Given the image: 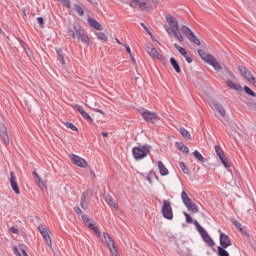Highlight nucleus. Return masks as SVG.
I'll return each mask as SVG.
<instances>
[{
    "instance_id": "nucleus-29",
    "label": "nucleus",
    "mask_w": 256,
    "mask_h": 256,
    "mask_svg": "<svg viewBox=\"0 0 256 256\" xmlns=\"http://www.w3.org/2000/svg\"><path fill=\"white\" fill-rule=\"evenodd\" d=\"M153 179H156L157 181H159V177L157 176V173H155V171L151 170V171L148 173L147 181H148L149 183H153Z\"/></svg>"
},
{
    "instance_id": "nucleus-58",
    "label": "nucleus",
    "mask_w": 256,
    "mask_h": 256,
    "mask_svg": "<svg viewBox=\"0 0 256 256\" xmlns=\"http://www.w3.org/2000/svg\"><path fill=\"white\" fill-rule=\"evenodd\" d=\"M101 135L102 137H109V132H102Z\"/></svg>"
},
{
    "instance_id": "nucleus-54",
    "label": "nucleus",
    "mask_w": 256,
    "mask_h": 256,
    "mask_svg": "<svg viewBox=\"0 0 256 256\" xmlns=\"http://www.w3.org/2000/svg\"><path fill=\"white\" fill-rule=\"evenodd\" d=\"M187 63H193V58L191 56H187L186 58Z\"/></svg>"
},
{
    "instance_id": "nucleus-24",
    "label": "nucleus",
    "mask_w": 256,
    "mask_h": 256,
    "mask_svg": "<svg viewBox=\"0 0 256 256\" xmlns=\"http://www.w3.org/2000/svg\"><path fill=\"white\" fill-rule=\"evenodd\" d=\"M88 23L91 27L96 29V31H103V26H101V24L97 20L89 18Z\"/></svg>"
},
{
    "instance_id": "nucleus-23",
    "label": "nucleus",
    "mask_w": 256,
    "mask_h": 256,
    "mask_svg": "<svg viewBox=\"0 0 256 256\" xmlns=\"http://www.w3.org/2000/svg\"><path fill=\"white\" fill-rule=\"evenodd\" d=\"M232 223L234 225V227H236V229H238L240 231V233H242V235H246V237H249V233H247V231H245V228H243V225L241 224V222L232 219Z\"/></svg>"
},
{
    "instance_id": "nucleus-42",
    "label": "nucleus",
    "mask_w": 256,
    "mask_h": 256,
    "mask_svg": "<svg viewBox=\"0 0 256 256\" xmlns=\"http://www.w3.org/2000/svg\"><path fill=\"white\" fill-rule=\"evenodd\" d=\"M179 167H180V169H182V171H183V173H185V175H189V168L187 166H185L184 162H180Z\"/></svg>"
},
{
    "instance_id": "nucleus-3",
    "label": "nucleus",
    "mask_w": 256,
    "mask_h": 256,
    "mask_svg": "<svg viewBox=\"0 0 256 256\" xmlns=\"http://www.w3.org/2000/svg\"><path fill=\"white\" fill-rule=\"evenodd\" d=\"M67 33L69 37H72V39H75V34L77 35L78 39L81 40V43L84 45H89L91 43V39H89V36L85 33V30L79 25L78 23H73L72 28L69 26L67 28Z\"/></svg>"
},
{
    "instance_id": "nucleus-52",
    "label": "nucleus",
    "mask_w": 256,
    "mask_h": 256,
    "mask_svg": "<svg viewBox=\"0 0 256 256\" xmlns=\"http://www.w3.org/2000/svg\"><path fill=\"white\" fill-rule=\"evenodd\" d=\"M141 27H143V29L151 35V31H149V28L145 25V23H141Z\"/></svg>"
},
{
    "instance_id": "nucleus-38",
    "label": "nucleus",
    "mask_w": 256,
    "mask_h": 256,
    "mask_svg": "<svg viewBox=\"0 0 256 256\" xmlns=\"http://www.w3.org/2000/svg\"><path fill=\"white\" fill-rule=\"evenodd\" d=\"M193 155H194L195 158H197L198 161H200V163H205V158L203 157V155L200 152L195 150L193 152Z\"/></svg>"
},
{
    "instance_id": "nucleus-17",
    "label": "nucleus",
    "mask_w": 256,
    "mask_h": 256,
    "mask_svg": "<svg viewBox=\"0 0 256 256\" xmlns=\"http://www.w3.org/2000/svg\"><path fill=\"white\" fill-rule=\"evenodd\" d=\"M82 220L84 221V223L88 224L89 229L94 231V233L97 235V237L101 238V231H99V228L97 226H95L94 223L89 222L90 220H89V217H87V215L83 214Z\"/></svg>"
},
{
    "instance_id": "nucleus-31",
    "label": "nucleus",
    "mask_w": 256,
    "mask_h": 256,
    "mask_svg": "<svg viewBox=\"0 0 256 256\" xmlns=\"http://www.w3.org/2000/svg\"><path fill=\"white\" fill-rule=\"evenodd\" d=\"M180 133L186 141H191V133H189V131H187V129L180 128Z\"/></svg>"
},
{
    "instance_id": "nucleus-25",
    "label": "nucleus",
    "mask_w": 256,
    "mask_h": 256,
    "mask_svg": "<svg viewBox=\"0 0 256 256\" xmlns=\"http://www.w3.org/2000/svg\"><path fill=\"white\" fill-rule=\"evenodd\" d=\"M104 199L110 207H113V209H116V210L119 209V205H117V203L113 202V197L111 195H109V194L104 195Z\"/></svg>"
},
{
    "instance_id": "nucleus-11",
    "label": "nucleus",
    "mask_w": 256,
    "mask_h": 256,
    "mask_svg": "<svg viewBox=\"0 0 256 256\" xmlns=\"http://www.w3.org/2000/svg\"><path fill=\"white\" fill-rule=\"evenodd\" d=\"M144 121H147L148 123H156V121H159V116L155 112H151L149 110H145L141 113Z\"/></svg>"
},
{
    "instance_id": "nucleus-57",
    "label": "nucleus",
    "mask_w": 256,
    "mask_h": 256,
    "mask_svg": "<svg viewBox=\"0 0 256 256\" xmlns=\"http://www.w3.org/2000/svg\"><path fill=\"white\" fill-rule=\"evenodd\" d=\"M14 253H15L17 256H21V253L19 252V249L16 248V246H14Z\"/></svg>"
},
{
    "instance_id": "nucleus-49",
    "label": "nucleus",
    "mask_w": 256,
    "mask_h": 256,
    "mask_svg": "<svg viewBox=\"0 0 256 256\" xmlns=\"http://www.w3.org/2000/svg\"><path fill=\"white\" fill-rule=\"evenodd\" d=\"M88 3H90L91 5L97 6L99 5V0H87Z\"/></svg>"
},
{
    "instance_id": "nucleus-21",
    "label": "nucleus",
    "mask_w": 256,
    "mask_h": 256,
    "mask_svg": "<svg viewBox=\"0 0 256 256\" xmlns=\"http://www.w3.org/2000/svg\"><path fill=\"white\" fill-rule=\"evenodd\" d=\"M32 174L35 177V182L38 185V187H40L42 191H45V189H47V186L45 185V182L41 180V177L39 176V174L36 171H34Z\"/></svg>"
},
{
    "instance_id": "nucleus-2",
    "label": "nucleus",
    "mask_w": 256,
    "mask_h": 256,
    "mask_svg": "<svg viewBox=\"0 0 256 256\" xmlns=\"http://www.w3.org/2000/svg\"><path fill=\"white\" fill-rule=\"evenodd\" d=\"M166 23H168L169 25L165 26V30L168 33V35H171V33H173L174 37L178 39L179 43H183L185 39L183 38V35L179 31V21H177V18L173 17L172 15H167Z\"/></svg>"
},
{
    "instance_id": "nucleus-27",
    "label": "nucleus",
    "mask_w": 256,
    "mask_h": 256,
    "mask_svg": "<svg viewBox=\"0 0 256 256\" xmlns=\"http://www.w3.org/2000/svg\"><path fill=\"white\" fill-rule=\"evenodd\" d=\"M170 64L172 65L176 73H181V66L179 65V62H177L175 58L173 57L170 58Z\"/></svg>"
},
{
    "instance_id": "nucleus-15",
    "label": "nucleus",
    "mask_w": 256,
    "mask_h": 256,
    "mask_svg": "<svg viewBox=\"0 0 256 256\" xmlns=\"http://www.w3.org/2000/svg\"><path fill=\"white\" fill-rule=\"evenodd\" d=\"M103 237L105 239L106 245H108L110 251L113 253H117V247H115V241H113V238H111V235L109 233L104 232Z\"/></svg>"
},
{
    "instance_id": "nucleus-50",
    "label": "nucleus",
    "mask_w": 256,
    "mask_h": 256,
    "mask_svg": "<svg viewBox=\"0 0 256 256\" xmlns=\"http://www.w3.org/2000/svg\"><path fill=\"white\" fill-rule=\"evenodd\" d=\"M20 45H21V47H23L24 51L29 48V46L27 45V43H25L24 41H20Z\"/></svg>"
},
{
    "instance_id": "nucleus-13",
    "label": "nucleus",
    "mask_w": 256,
    "mask_h": 256,
    "mask_svg": "<svg viewBox=\"0 0 256 256\" xmlns=\"http://www.w3.org/2000/svg\"><path fill=\"white\" fill-rule=\"evenodd\" d=\"M10 186L16 195H21V190L19 189V184L17 183V176L15 172H10Z\"/></svg>"
},
{
    "instance_id": "nucleus-1",
    "label": "nucleus",
    "mask_w": 256,
    "mask_h": 256,
    "mask_svg": "<svg viewBox=\"0 0 256 256\" xmlns=\"http://www.w3.org/2000/svg\"><path fill=\"white\" fill-rule=\"evenodd\" d=\"M198 55L205 63L211 65V67H213V69H215L218 73L220 72V77L226 82L229 89H232L233 91H242L243 88L240 86V84L235 83V81H237L235 74H233L229 68L221 67V64L219 61H217L215 56L205 53L202 49H198Z\"/></svg>"
},
{
    "instance_id": "nucleus-22",
    "label": "nucleus",
    "mask_w": 256,
    "mask_h": 256,
    "mask_svg": "<svg viewBox=\"0 0 256 256\" xmlns=\"http://www.w3.org/2000/svg\"><path fill=\"white\" fill-rule=\"evenodd\" d=\"M130 7H133V9H140V11H144L143 0H131Z\"/></svg>"
},
{
    "instance_id": "nucleus-39",
    "label": "nucleus",
    "mask_w": 256,
    "mask_h": 256,
    "mask_svg": "<svg viewBox=\"0 0 256 256\" xmlns=\"http://www.w3.org/2000/svg\"><path fill=\"white\" fill-rule=\"evenodd\" d=\"M218 256H229V252L225 250L226 248H223V246H218Z\"/></svg>"
},
{
    "instance_id": "nucleus-53",
    "label": "nucleus",
    "mask_w": 256,
    "mask_h": 256,
    "mask_svg": "<svg viewBox=\"0 0 256 256\" xmlns=\"http://www.w3.org/2000/svg\"><path fill=\"white\" fill-rule=\"evenodd\" d=\"M124 47H125V49H126V52H127L130 56L133 55V54L131 53V48L129 47V45L125 44Z\"/></svg>"
},
{
    "instance_id": "nucleus-59",
    "label": "nucleus",
    "mask_w": 256,
    "mask_h": 256,
    "mask_svg": "<svg viewBox=\"0 0 256 256\" xmlns=\"http://www.w3.org/2000/svg\"><path fill=\"white\" fill-rule=\"evenodd\" d=\"M150 36H151L152 41H155L156 43H159V41H157V39H155V37H153V34H151Z\"/></svg>"
},
{
    "instance_id": "nucleus-46",
    "label": "nucleus",
    "mask_w": 256,
    "mask_h": 256,
    "mask_svg": "<svg viewBox=\"0 0 256 256\" xmlns=\"http://www.w3.org/2000/svg\"><path fill=\"white\" fill-rule=\"evenodd\" d=\"M37 22L39 23V25L42 29H43V27H45V19H43V17H38Z\"/></svg>"
},
{
    "instance_id": "nucleus-51",
    "label": "nucleus",
    "mask_w": 256,
    "mask_h": 256,
    "mask_svg": "<svg viewBox=\"0 0 256 256\" xmlns=\"http://www.w3.org/2000/svg\"><path fill=\"white\" fill-rule=\"evenodd\" d=\"M11 233H14L15 235H19V230L15 227L10 228Z\"/></svg>"
},
{
    "instance_id": "nucleus-56",
    "label": "nucleus",
    "mask_w": 256,
    "mask_h": 256,
    "mask_svg": "<svg viewBox=\"0 0 256 256\" xmlns=\"http://www.w3.org/2000/svg\"><path fill=\"white\" fill-rule=\"evenodd\" d=\"M94 111H95L96 113H101V115H105V112H103V110H101V109H96V108H94Z\"/></svg>"
},
{
    "instance_id": "nucleus-33",
    "label": "nucleus",
    "mask_w": 256,
    "mask_h": 256,
    "mask_svg": "<svg viewBox=\"0 0 256 256\" xmlns=\"http://www.w3.org/2000/svg\"><path fill=\"white\" fill-rule=\"evenodd\" d=\"M89 193L87 192H84L82 195H81V201H80V206L82 209H87V206H85V201H87V197H88Z\"/></svg>"
},
{
    "instance_id": "nucleus-40",
    "label": "nucleus",
    "mask_w": 256,
    "mask_h": 256,
    "mask_svg": "<svg viewBox=\"0 0 256 256\" xmlns=\"http://www.w3.org/2000/svg\"><path fill=\"white\" fill-rule=\"evenodd\" d=\"M95 35H96L97 39H99L100 41L108 40L107 35H105V33H103V32H96Z\"/></svg>"
},
{
    "instance_id": "nucleus-28",
    "label": "nucleus",
    "mask_w": 256,
    "mask_h": 256,
    "mask_svg": "<svg viewBox=\"0 0 256 256\" xmlns=\"http://www.w3.org/2000/svg\"><path fill=\"white\" fill-rule=\"evenodd\" d=\"M176 147L179 149V151H182V153H185L186 155L189 153V147L185 146L183 143L176 142Z\"/></svg>"
},
{
    "instance_id": "nucleus-47",
    "label": "nucleus",
    "mask_w": 256,
    "mask_h": 256,
    "mask_svg": "<svg viewBox=\"0 0 256 256\" xmlns=\"http://www.w3.org/2000/svg\"><path fill=\"white\" fill-rule=\"evenodd\" d=\"M24 51H25L27 57H29V59H31V57H33V51H31V49L28 48Z\"/></svg>"
},
{
    "instance_id": "nucleus-16",
    "label": "nucleus",
    "mask_w": 256,
    "mask_h": 256,
    "mask_svg": "<svg viewBox=\"0 0 256 256\" xmlns=\"http://www.w3.org/2000/svg\"><path fill=\"white\" fill-rule=\"evenodd\" d=\"M0 137L4 145H9V133L7 132V127L3 123H0Z\"/></svg>"
},
{
    "instance_id": "nucleus-26",
    "label": "nucleus",
    "mask_w": 256,
    "mask_h": 256,
    "mask_svg": "<svg viewBox=\"0 0 256 256\" xmlns=\"http://www.w3.org/2000/svg\"><path fill=\"white\" fill-rule=\"evenodd\" d=\"M158 169H159L160 175L162 176L169 175V169L165 167V164H163L162 161H158Z\"/></svg>"
},
{
    "instance_id": "nucleus-63",
    "label": "nucleus",
    "mask_w": 256,
    "mask_h": 256,
    "mask_svg": "<svg viewBox=\"0 0 256 256\" xmlns=\"http://www.w3.org/2000/svg\"><path fill=\"white\" fill-rule=\"evenodd\" d=\"M226 169H228V171H231V170H229V168H226Z\"/></svg>"
},
{
    "instance_id": "nucleus-41",
    "label": "nucleus",
    "mask_w": 256,
    "mask_h": 256,
    "mask_svg": "<svg viewBox=\"0 0 256 256\" xmlns=\"http://www.w3.org/2000/svg\"><path fill=\"white\" fill-rule=\"evenodd\" d=\"M244 91L250 97H256V93L253 90H251V88H249V86H244Z\"/></svg>"
},
{
    "instance_id": "nucleus-5",
    "label": "nucleus",
    "mask_w": 256,
    "mask_h": 256,
    "mask_svg": "<svg viewBox=\"0 0 256 256\" xmlns=\"http://www.w3.org/2000/svg\"><path fill=\"white\" fill-rule=\"evenodd\" d=\"M194 225L198 233L201 235L203 241L207 243L209 247H215V241H213V238L209 236V233H207V230L203 228L201 225H199V222H197V220H194Z\"/></svg>"
},
{
    "instance_id": "nucleus-37",
    "label": "nucleus",
    "mask_w": 256,
    "mask_h": 256,
    "mask_svg": "<svg viewBox=\"0 0 256 256\" xmlns=\"http://www.w3.org/2000/svg\"><path fill=\"white\" fill-rule=\"evenodd\" d=\"M215 151L219 159H223V157H225V152L220 146H215Z\"/></svg>"
},
{
    "instance_id": "nucleus-12",
    "label": "nucleus",
    "mask_w": 256,
    "mask_h": 256,
    "mask_svg": "<svg viewBox=\"0 0 256 256\" xmlns=\"http://www.w3.org/2000/svg\"><path fill=\"white\" fill-rule=\"evenodd\" d=\"M70 159L74 165H76L77 167H81L82 169H86V167L88 165L87 160L83 159L81 156L71 154Z\"/></svg>"
},
{
    "instance_id": "nucleus-6",
    "label": "nucleus",
    "mask_w": 256,
    "mask_h": 256,
    "mask_svg": "<svg viewBox=\"0 0 256 256\" xmlns=\"http://www.w3.org/2000/svg\"><path fill=\"white\" fill-rule=\"evenodd\" d=\"M181 197L188 211H191L192 213H199V207L197 206V204L193 203L191 198H189V195H187V192L182 191Z\"/></svg>"
},
{
    "instance_id": "nucleus-60",
    "label": "nucleus",
    "mask_w": 256,
    "mask_h": 256,
    "mask_svg": "<svg viewBox=\"0 0 256 256\" xmlns=\"http://www.w3.org/2000/svg\"><path fill=\"white\" fill-rule=\"evenodd\" d=\"M250 83H252V85H254V87H256V78H254V80H252V82H250Z\"/></svg>"
},
{
    "instance_id": "nucleus-10",
    "label": "nucleus",
    "mask_w": 256,
    "mask_h": 256,
    "mask_svg": "<svg viewBox=\"0 0 256 256\" xmlns=\"http://www.w3.org/2000/svg\"><path fill=\"white\" fill-rule=\"evenodd\" d=\"M146 53L152 57V59H158V61H163V56L157 51V48L153 44H146Z\"/></svg>"
},
{
    "instance_id": "nucleus-14",
    "label": "nucleus",
    "mask_w": 256,
    "mask_h": 256,
    "mask_svg": "<svg viewBox=\"0 0 256 256\" xmlns=\"http://www.w3.org/2000/svg\"><path fill=\"white\" fill-rule=\"evenodd\" d=\"M239 71L241 75L244 77V79H246V81H248L249 83H253V81H255V76L251 74V71H249L247 67L240 66Z\"/></svg>"
},
{
    "instance_id": "nucleus-9",
    "label": "nucleus",
    "mask_w": 256,
    "mask_h": 256,
    "mask_svg": "<svg viewBox=\"0 0 256 256\" xmlns=\"http://www.w3.org/2000/svg\"><path fill=\"white\" fill-rule=\"evenodd\" d=\"M162 215L164 219H168V221H172L173 208L171 207V202L169 200H163Z\"/></svg>"
},
{
    "instance_id": "nucleus-34",
    "label": "nucleus",
    "mask_w": 256,
    "mask_h": 256,
    "mask_svg": "<svg viewBox=\"0 0 256 256\" xmlns=\"http://www.w3.org/2000/svg\"><path fill=\"white\" fill-rule=\"evenodd\" d=\"M74 10L80 17H83V15H85V10H83V7H81V5L79 4H74Z\"/></svg>"
},
{
    "instance_id": "nucleus-35",
    "label": "nucleus",
    "mask_w": 256,
    "mask_h": 256,
    "mask_svg": "<svg viewBox=\"0 0 256 256\" xmlns=\"http://www.w3.org/2000/svg\"><path fill=\"white\" fill-rule=\"evenodd\" d=\"M214 107L218 111V113H220L221 117H225L226 111H225V108H223L222 105L214 103Z\"/></svg>"
},
{
    "instance_id": "nucleus-55",
    "label": "nucleus",
    "mask_w": 256,
    "mask_h": 256,
    "mask_svg": "<svg viewBox=\"0 0 256 256\" xmlns=\"http://www.w3.org/2000/svg\"><path fill=\"white\" fill-rule=\"evenodd\" d=\"M130 59H131L133 65H137V60H135V57H133V54L130 55Z\"/></svg>"
},
{
    "instance_id": "nucleus-18",
    "label": "nucleus",
    "mask_w": 256,
    "mask_h": 256,
    "mask_svg": "<svg viewBox=\"0 0 256 256\" xmlns=\"http://www.w3.org/2000/svg\"><path fill=\"white\" fill-rule=\"evenodd\" d=\"M144 11H153L157 8L159 2L157 0H143Z\"/></svg>"
},
{
    "instance_id": "nucleus-44",
    "label": "nucleus",
    "mask_w": 256,
    "mask_h": 256,
    "mask_svg": "<svg viewBox=\"0 0 256 256\" xmlns=\"http://www.w3.org/2000/svg\"><path fill=\"white\" fill-rule=\"evenodd\" d=\"M184 216L186 219V223H195V221H193V218L186 212H184Z\"/></svg>"
},
{
    "instance_id": "nucleus-8",
    "label": "nucleus",
    "mask_w": 256,
    "mask_h": 256,
    "mask_svg": "<svg viewBox=\"0 0 256 256\" xmlns=\"http://www.w3.org/2000/svg\"><path fill=\"white\" fill-rule=\"evenodd\" d=\"M38 231H40V234L42 235L46 245L50 247V249H53V241L51 240V230L47 227L38 226Z\"/></svg>"
},
{
    "instance_id": "nucleus-30",
    "label": "nucleus",
    "mask_w": 256,
    "mask_h": 256,
    "mask_svg": "<svg viewBox=\"0 0 256 256\" xmlns=\"http://www.w3.org/2000/svg\"><path fill=\"white\" fill-rule=\"evenodd\" d=\"M58 55V61H60L61 65H65V56L63 55V49H56Z\"/></svg>"
},
{
    "instance_id": "nucleus-19",
    "label": "nucleus",
    "mask_w": 256,
    "mask_h": 256,
    "mask_svg": "<svg viewBox=\"0 0 256 256\" xmlns=\"http://www.w3.org/2000/svg\"><path fill=\"white\" fill-rule=\"evenodd\" d=\"M220 245L223 248L231 247V238L223 232H220Z\"/></svg>"
},
{
    "instance_id": "nucleus-7",
    "label": "nucleus",
    "mask_w": 256,
    "mask_h": 256,
    "mask_svg": "<svg viewBox=\"0 0 256 256\" xmlns=\"http://www.w3.org/2000/svg\"><path fill=\"white\" fill-rule=\"evenodd\" d=\"M181 31L184 34V36L186 37V39H188V41H190V43H193L194 45H201V40H199V38H197L195 33H193L189 27L183 25L181 27Z\"/></svg>"
},
{
    "instance_id": "nucleus-62",
    "label": "nucleus",
    "mask_w": 256,
    "mask_h": 256,
    "mask_svg": "<svg viewBox=\"0 0 256 256\" xmlns=\"http://www.w3.org/2000/svg\"><path fill=\"white\" fill-rule=\"evenodd\" d=\"M90 173H91V175H93V177H96L95 172L93 170H91Z\"/></svg>"
},
{
    "instance_id": "nucleus-61",
    "label": "nucleus",
    "mask_w": 256,
    "mask_h": 256,
    "mask_svg": "<svg viewBox=\"0 0 256 256\" xmlns=\"http://www.w3.org/2000/svg\"><path fill=\"white\" fill-rule=\"evenodd\" d=\"M116 42L118 43V45H123V43H121V41L117 38H116Z\"/></svg>"
},
{
    "instance_id": "nucleus-43",
    "label": "nucleus",
    "mask_w": 256,
    "mask_h": 256,
    "mask_svg": "<svg viewBox=\"0 0 256 256\" xmlns=\"http://www.w3.org/2000/svg\"><path fill=\"white\" fill-rule=\"evenodd\" d=\"M66 127H68V129H71L72 131H79V129L77 128V126H75L73 123L71 122H67L66 123Z\"/></svg>"
},
{
    "instance_id": "nucleus-45",
    "label": "nucleus",
    "mask_w": 256,
    "mask_h": 256,
    "mask_svg": "<svg viewBox=\"0 0 256 256\" xmlns=\"http://www.w3.org/2000/svg\"><path fill=\"white\" fill-rule=\"evenodd\" d=\"M62 5L67 9H71V0H62Z\"/></svg>"
},
{
    "instance_id": "nucleus-36",
    "label": "nucleus",
    "mask_w": 256,
    "mask_h": 256,
    "mask_svg": "<svg viewBox=\"0 0 256 256\" xmlns=\"http://www.w3.org/2000/svg\"><path fill=\"white\" fill-rule=\"evenodd\" d=\"M220 161L222 165H224L225 169H231V162H229V159L227 157L223 156L222 158H220Z\"/></svg>"
},
{
    "instance_id": "nucleus-20",
    "label": "nucleus",
    "mask_w": 256,
    "mask_h": 256,
    "mask_svg": "<svg viewBox=\"0 0 256 256\" xmlns=\"http://www.w3.org/2000/svg\"><path fill=\"white\" fill-rule=\"evenodd\" d=\"M75 109L82 115V117L85 119V121H88V123H93V118H91V115L83 110V107L81 105L76 104Z\"/></svg>"
},
{
    "instance_id": "nucleus-32",
    "label": "nucleus",
    "mask_w": 256,
    "mask_h": 256,
    "mask_svg": "<svg viewBox=\"0 0 256 256\" xmlns=\"http://www.w3.org/2000/svg\"><path fill=\"white\" fill-rule=\"evenodd\" d=\"M175 49L180 53V55H183L184 58H186L189 54L187 53V50L185 48L179 46V44L175 43L174 44Z\"/></svg>"
},
{
    "instance_id": "nucleus-4",
    "label": "nucleus",
    "mask_w": 256,
    "mask_h": 256,
    "mask_svg": "<svg viewBox=\"0 0 256 256\" xmlns=\"http://www.w3.org/2000/svg\"><path fill=\"white\" fill-rule=\"evenodd\" d=\"M151 153L150 145H142L141 147H134L132 149V155L136 161H141V159H145L147 155Z\"/></svg>"
},
{
    "instance_id": "nucleus-48",
    "label": "nucleus",
    "mask_w": 256,
    "mask_h": 256,
    "mask_svg": "<svg viewBox=\"0 0 256 256\" xmlns=\"http://www.w3.org/2000/svg\"><path fill=\"white\" fill-rule=\"evenodd\" d=\"M74 213H76L77 215H81L83 211L79 207H74Z\"/></svg>"
}]
</instances>
